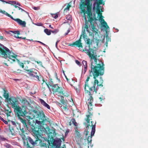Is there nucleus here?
<instances>
[{"label": "nucleus", "mask_w": 148, "mask_h": 148, "mask_svg": "<svg viewBox=\"0 0 148 148\" xmlns=\"http://www.w3.org/2000/svg\"><path fill=\"white\" fill-rule=\"evenodd\" d=\"M100 41L99 40L97 39V40H96V42H95V43L96 45L97 46H99V43L100 42Z\"/></svg>", "instance_id": "ea45409f"}, {"label": "nucleus", "mask_w": 148, "mask_h": 148, "mask_svg": "<svg viewBox=\"0 0 148 148\" xmlns=\"http://www.w3.org/2000/svg\"><path fill=\"white\" fill-rule=\"evenodd\" d=\"M40 140V142L39 143V145L41 147H44L46 146V144L44 143L43 141H42L41 140Z\"/></svg>", "instance_id": "a878e982"}, {"label": "nucleus", "mask_w": 148, "mask_h": 148, "mask_svg": "<svg viewBox=\"0 0 148 148\" xmlns=\"http://www.w3.org/2000/svg\"><path fill=\"white\" fill-rule=\"evenodd\" d=\"M82 64L84 67H87V62L86 61L83 60L82 62Z\"/></svg>", "instance_id": "7c9ffc66"}, {"label": "nucleus", "mask_w": 148, "mask_h": 148, "mask_svg": "<svg viewBox=\"0 0 148 148\" xmlns=\"http://www.w3.org/2000/svg\"><path fill=\"white\" fill-rule=\"evenodd\" d=\"M49 27H50V28H51L52 29H53V27H51V25H49Z\"/></svg>", "instance_id": "774afa93"}, {"label": "nucleus", "mask_w": 148, "mask_h": 148, "mask_svg": "<svg viewBox=\"0 0 148 148\" xmlns=\"http://www.w3.org/2000/svg\"><path fill=\"white\" fill-rule=\"evenodd\" d=\"M27 138L29 143L32 145L34 146L38 144V140L37 139L34 140L29 136L27 137Z\"/></svg>", "instance_id": "4468645a"}, {"label": "nucleus", "mask_w": 148, "mask_h": 148, "mask_svg": "<svg viewBox=\"0 0 148 148\" xmlns=\"http://www.w3.org/2000/svg\"><path fill=\"white\" fill-rule=\"evenodd\" d=\"M35 42H39V43H40V44H41L42 45H44V46H45V47H47L48 46L47 45H46L45 44H44L43 42H40V41H35Z\"/></svg>", "instance_id": "4c0bfd02"}, {"label": "nucleus", "mask_w": 148, "mask_h": 148, "mask_svg": "<svg viewBox=\"0 0 148 148\" xmlns=\"http://www.w3.org/2000/svg\"><path fill=\"white\" fill-rule=\"evenodd\" d=\"M84 15V18L86 21V23L84 27H82V34L84 39L85 42L88 44H90V39L87 38L86 37L87 36L86 33V31L88 33H89L88 29V27L95 34L97 33L98 30L97 28L95 27L93 24L92 23V21H94L95 23H96V21L98 20L96 18L95 14L94 13L92 14V16L93 18H90L88 16H87V14H86Z\"/></svg>", "instance_id": "7ed1b4c3"}, {"label": "nucleus", "mask_w": 148, "mask_h": 148, "mask_svg": "<svg viewBox=\"0 0 148 148\" xmlns=\"http://www.w3.org/2000/svg\"><path fill=\"white\" fill-rule=\"evenodd\" d=\"M18 8L19 10H21L22 11H24L26 13H28V12H26L23 9L21 8L20 7H18Z\"/></svg>", "instance_id": "de8ad7c7"}, {"label": "nucleus", "mask_w": 148, "mask_h": 148, "mask_svg": "<svg viewBox=\"0 0 148 148\" xmlns=\"http://www.w3.org/2000/svg\"><path fill=\"white\" fill-rule=\"evenodd\" d=\"M0 56L8 59L11 63H12L15 61V59L17 56L12 52L8 48L0 43Z\"/></svg>", "instance_id": "39448f33"}, {"label": "nucleus", "mask_w": 148, "mask_h": 148, "mask_svg": "<svg viewBox=\"0 0 148 148\" xmlns=\"http://www.w3.org/2000/svg\"><path fill=\"white\" fill-rule=\"evenodd\" d=\"M11 32L15 34H20V32L18 30L11 31Z\"/></svg>", "instance_id": "c85d7f7f"}, {"label": "nucleus", "mask_w": 148, "mask_h": 148, "mask_svg": "<svg viewBox=\"0 0 148 148\" xmlns=\"http://www.w3.org/2000/svg\"><path fill=\"white\" fill-rule=\"evenodd\" d=\"M51 86H52L53 88H56V90H58L59 88V87L57 84L53 85Z\"/></svg>", "instance_id": "58836bf2"}, {"label": "nucleus", "mask_w": 148, "mask_h": 148, "mask_svg": "<svg viewBox=\"0 0 148 148\" xmlns=\"http://www.w3.org/2000/svg\"><path fill=\"white\" fill-rule=\"evenodd\" d=\"M101 1L102 0H96L95 2L93 5L92 10L94 12L96 9V12L97 14V18L99 19L101 26L104 28L105 30H108L109 29V27L103 19L104 17L102 15V13L100 12V10H101V12H103L102 10L103 9V7L99 6V4H101Z\"/></svg>", "instance_id": "20e7f679"}, {"label": "nucleus", "mask_w": 148, "mask_h": 148, "mask_svg": "<svg viewBox=\"0 0 148 148\" xmlns=\"http://www.w3.org/2000/svg\"><path fill=\"white\" fill-rule=\"evenodd\" d=\"M26 73L28 74L30 77L33 78L34 79L40 81V78L39 77V74L38 71L35 69H31L29 70H27Z\"/></svg>", "instance_id": "0eeeda50"}, {"label": "nucleus", "mask_w": 148, "mask_h": 148, "mask_svg": "<svg viewBox=\"0 0 148 148\" xmlns=\"http://www.w3.org/2000/svg\"><path fill=\"white\" fill-rule=\"evenodd\" d=\"M9 1H8H8H4V2H5L6 3H9V4H10L11 2L12 3V2H10Z\"/></svg>", "instance_id": "052dcab7"}, {"label": "nucleus", "mask_w": 148, "mask_h": 148, "mask_svg": "<svg viewBox=\"0 0 148 148\" xmlns=\"http://www.w3.org/2000/svg\"><path fill=\"white\" fill-rule=\"evenodd\" d=\"M106 43L107 44L106 46H107V44H108V42L110 41V38H109L108 36H106Z\"/></svg>", "instance_id": "72a5a7b5"}, {"label": "nucleus", "mask_w": 148, "mask_h": 148, "mask_svg": "<svg viewBox=\"0 0 148 148\" xmlns=\"http://www.w3.org/2000/svg\"><path fill=\"white\" fill-rule=\"evenodd\" d=\"M81 41L80 39H79L78 40L74 42L71 45L72 47H78L82 48L83 46L81 43Z\"/></svg>", "instance_id": "ddd939ff"}, {"label": "nucleus", "mask_w": 148, "mask_h": 148, "mask_svg": "<svg viewBox=\"0 0 148 148\" xmlns=\"http://www.w3.org/2000/svg\"><path fill=\"white\" fill-rule=\"evenodd\" d=\"M70 30L69 29L67 31V32L65 34V35H66L68 34L70 32Z\"/></svg>", "instance_id": "5fc2aeb1"}, {"label": "nucleus", "mask_w": 148, "mask_h": 148, "mask_svg": "<svg viewBox=\"0 0 148 148\" xmlns=\"http://www.w3.org/2000/svg\"><path fill=\"white\" fill-rule=\"evenodd\" d=\"M4 97L7 100L8 99H9L8 95V93L6 92L4 90Z\"/></svg>", "instance_id": "cd10ccee"}, {"label": "nucleus", "mask_w": 148, "mask_h": 148, "mask_svg": "<svg viewBox=\"0 0 148 148\" xmlns=\"http://www.w3.org/2000/svg\"><path fill=\"white\" fill-rule=\"evenodd\" d=\"M22 101V102L24 103V106H27L29 104V102L25 98L23 99Z\"/></svg>", "instance_id": "4be33fe9"}, {"label": "nucleus", "mask_w": 148, "mask_h": 148, "mask_svg": "<svg viewBox=\"0 0 148 148\" xmlns=\"http://www.w3.org/2000/svg\"><path fill=\"white\" fill-rule=\"evenodd\" d=\"M71 121L72 122V123L75 126H77L78 124L76 122V121L75 119L73 118H72L71 120Z\"/></svg>", "instance_id": "393cba45"}, {"label": "nucleus", "mask_w": 148, "mask_h": 148, "mask_svg": "<svg viewBox=\"0 0 148 148\" xmlns=\"http://www.w3.org/2000/svg\"><path fill=\"white\" fill-rule=\"evenodd\" d=\"M92 114L89 113V114L86 115L87 119H85L87 123H89L90 120L91 119V118L92 117Z\"/></svg>", "instance_id": "a211bd4d"}, {"label": "nucleus", "mask_w": 148, "mask_h": 148, "mask_svg": "<svg viewBox=\"0 0 148 148\" xmlns=\"http://www.w3.org/2000/svg\"><path fill=\"white\" fill-rule=\"evenodd\" d=\"M7 101L8 103L12 106V108L18 105V100L15 97H12L9 98Z\"/></svg>", "instance_id": "1a4fd4ad"}, {"label": "nucleus", "mask_w": 148, "mask_h": 148, "mask_svg": "<svg viewBox=\"0 0 148 148\" xmlns=\"http://www.w3.org/2000/svg\"><path fill=\"white\" fill-rule=\"evenodd\" d=\"M59 42V40H57L56 43V47L57 48V44Z\"/></svg>", "instance_id": "13d9d810"}, {"label": "nucleus", "mask_w": 148, "mask_h": 148, "mask_svg": "<svg viewBox=\"0 0 148 148\" xmlns=\"http://www.w3.org/2000/svg\"><path fill=\"white\" fill-rule=\"evenodd\" d=\"M100 69L95 68V70L92 73V74H90V69L88 71V74L89 76H93L94 79V81L90 82L89 83L88 81L90 79L89 77H88L85 84V92L86 93H89V95H91V93L95 92V93H97L98 90L97 87L98 86V81L97 79V78L99 75H102L103 74L104 69L99 68Z\"/></svg>", "instance_id": "f03ea898"}, {"label": "nucleus", "mask_w": 148, "mask_h": 148, "mask_svg": "<svg viewBox=\"0 0 148 148\" xmlns=\"http://www.w3.org/2000/svg\"><path fill=\"white\" fill-rule=\"evenodd\" d=\"M60 101L63 104L66 105L67 103V100L66 99H64L63 97L62 96L61 97Z\"/></svg>", "instance_id": "412c9836"}, {"label": "nucleus", "mask_w": 148, "mask_h": 148, "mask_svg": "<svg viewBox=\"0 0 148 148\" xmlns=\"http://www.w3.org/2000/svg\"><path fill=\"white\" fill-rule=\"evenodd\" d=\"M40 102V103L43 106L47 108V109H50V106L43 99L40 98L39 99Z\"/></svg>", "instance_id": "2eb2a0df"}, {"label": "nucleus", "mask_w": 148, "mask_h": 148, "mask_svg": "<svg viewBox=\"0 0 148 148\" xmlns=\"http://www.w3.org/2000/svg\"><path fill=\"white\" fill-rule=\"evenodd\" d=\"M33 112L35 114V116L37 118H40L41 120H44L45 118V115L44 112L42 111L34 110Z\"/></svg>", "instance_id": "6e6552de"}, {"label": "nucleus", "mask_w": 148, "mask_h": 148, "mask_svg": "<svg viewBox=\"0 0 148 148\" xmlns=\"http://www.w3.org/2000/svg\"><path fill=\"white\" fill-rule=\"evenodd\" d=\"M70 130L69 129L66 130V132L65 133V136H66L68 134Z\"/></svg>", "instance_id": "37998d69"}, {"label": "nucleus", "mask_w": 148, "mask_h": 148, "mask_svg": "<svg viewBox=\"0 0 148 148\" xmlns=\"http://www.w3.org/2000/svg\"><path fill=\"white\" fill-rule=\"evenodd\" d=\"M9 1L10 2H12V3L17 5H19V6H21L20 3H18L17 2H16V1Z\"/></svg>", "instance_id": "f704fd0d"}, {"label": "nucleus", "mask_w": 148, "mask_h": 148, "mask_svg": "<svg viewBox=\"0 0 148 148\" xmlns=\"http://www.w3.org/2000/svg\"><path fill=\"white\" fill-rule=\"evenodd\" d=\"M0 38L1 39H4V38L3 36H0Z\"/></svg>", "instance_id": "338daca9"}, {"label": "nucleus", "mask_w": 148, "mask_h": 148, "mask_svg": "<svg viewBox=\"0 0 148 148\" xmlns=\"http://www.w3.org/2000/svg\"><path fill=\"white\" fill-rule=\"evenodd\" d=\"M8 16L11 18L12 19L14 20V21H16V19H14V18L10 14H9L8 15Z\"/></svg>", "instance_id": "a19ab883"}, {"label": "nucleus", "mask_w": 148, "mask_h": 148, "mask_svg": "<svg viewBox=\"0 0 148 148\" xmlns=\"http://www.w3.org/2000/svg\"><path fill=\"white\" fill-rule=\"evenodd\" d=\"M35 124H37L39 127H40L42 125V123L40 121L36 120L35 121Z\"/></svg>", "instance_id": "bb28decb"}, {"label": "nucleus", "mask_w": 148, "mask_h": 148, "mask_svg": "<svg viewBox=\"0 0 148 148\" xmlns=\"http://www.w3.org/2000/svg\"><path fill=\"white\" fill-rule=\"evenodd\" d=\"M71 7V6L69 4L68 5L66 8L64 9V10H67L69 11V8Z\"/></svg>", "instance_id": "e433bc0d"}, {"label": "nucleus", "mask_w": 148, "mask_h": 148, "mask_svg": "<svg viewBox=\"0 0 148 148\" xmlns=\"http://www.w3.org/2000/svg\"><path fill=\"white\" fill-rule=\"evenodd\" d=\"M66 18L68 21V23H71L72 20V17L71 15H67L66 16Z\"/></svg>", "instance_id": "5701e85b"}, {"label": "nucleus", "mask_w": 148, "mask_h": 148, "mask_svg": "<svg viewBox=\"0 0 148 148\" xmlns=\"http://www.w3.org/2000/svg\"><path fill=\"white\" fill-rule=\"evenodd\" d=\"M18 63L19 65L21 66V67L22 68H23L24 67V66L23 64L20 62L19 61H18Z\"/></svg>", "instance_id": "c9c22d12"}, {"label": "nucleus", "mask_w": 148, "mask_h": 148, "mask_svg": "<svg viewBox=\"0 0 148 148\" xmlns=\"http://www.w3.org/2000/svg\"><path fill=\"white\" fill-rule=\"evenodd\" d=\"M20 39H26V38L25 37L23 38L22 37H20Z\"/></svg>", "instance_id": "69168bd1"}, {"label": "nucleus", "mask_w": 148, "mask_h": 148, "mask_svg": "<svg viewBox=\"0 0 148 148\" xmlns=\"http://www.w3.org/2000/svg\"><path fill=\"white\" fill-rule=\"evenodd\" d=\"M74 130L76 134L78 136H79L80 134L79 132V127L77 126L75 127L74 128Z\"/></svg>", "instance_id": "aec40b11"}, {"label": "nucleus", "mask_w": 148, "mask_h": 148, "mask_svg": "<svg viewBox=\"0 0 148 148\" xmlns=\"http://www.w3.org/2000/svg\"><path fill=\"white\" fill-rule=\"evenodd\" d=\"M1 12L2 13L5 14V15H6V16H8V15L9 14H8V13H7V12H6L5 11H2V12Z\"/></svg>", "instance_id": "c03bdc74"}, {"label": "nucleus", "mask_w": 148, "mask_h": 148, "mask_svg": "<svg viewBox=\"0 0 148 148\" xmlns=\"http://www.w3.org/2000/svg\"><path fill=\"white\" fill-rule=\"evenodd\" d=\"M51 32L54 34H56L59 31V30L58 29H55L53 30H51Z\"/></svg>", "instance_id": "c756f323"}, {"label": "nucleus", "mask_w": 148, "mask_h": 148, "mask_svg": "<svg viewBox=\"0 0 148 148\" xmlns=\"http://www.w3.org/2000/svg\"><path fill=\"white\" fill-rule=\"evenodd\" d=\"M33 9L35 10H38L39 9L38 8L36 7H34Z\"/></svg>", "instance_id": "4d7b16f0"}, {"label": "nucleus", "mask_w": 148, "mask_h": 148, "mask_svg": "<svg viewBox=\"0 0 148 148\" xmlns=\"http://www.w3.org/2000/svg\"><path fill=\"white\" fill-rule=\"evenodd\" d=\"M11 146V145L8 144H7L5 145V146L6 147L9 148Z\"/></svg>", "instance_id": "3c124183"}, {"label": "nucleus", "mask_w": 148, "mask_h": 148, "mask_svg": "<svg viewBox=\"0 0 148 148\" xmlns=\"http://www.w3.org/2000/svg\"><path fill=\"white\" fill-rule=\"evenodd\" d=\"M23 69H24V70H25L26 71V72H25L26 73V72L27 71V70H29V69H28V67L27 66L26 67H25L24 68H23Z\"/></svg>", "instance_id": "603ef678"}, {"label": "nucleus", "mask_w": 148, "mask_h": 148, "mask_svg": "<svg viewBox=\"0 0 148 148\" xmlns=\"http://www.w3.org/2000/svg\"><path fill=\"white\" fill-rule=\"evenodd\" d=\"M5 124H8V122L7 121H5L4 120V121H3Z\"/></svg>", "instance_id": "680f3d73"}, {"label": "nucleus", "mask_w": 148, "mask_h": 148, "mask_svg": "<svg viewBox=\"0 0 148 148\" xmlns=\"http://www.w3.org/2000/svg\"><path fill=\"white\" fill-rule=\"evenodd\" d=\"M24 146H26V148H31L27 142V143H26L24 141Z\"/></svg>", "instance_id": "473e14b6"}, {"label": "nucleus", "mask_w": 148, "mask_h": 148, "mask_svg": "<svg viewBox=\"0 0 148 148\" xmlns=\"http://www.w3.org/2000/svg\"><path fill=\"white\" fill-rule=\"evenodd\" d=\"M35 135L37 137L38 139L39 138L42 137L43 136L42 132L40 130H38L37 131L35 132L34 133Z\"/></svg>", "instance_id": "f3484780"}, {"label": "nucleus", "mask_w": 148, "mask_h": 148, "mask_svg": "<svg viewBox=\"0 0 148 148\" xmlns=\"http://www.w3.org/2000/svg\"><path fill=\"white\" fill-rule=\"evenodd\" d=\"M62 140L59 138H56L54 140L53 142V145L55 148H60L61 146Z\"/></svg>", "instance_id": "9b49d317"}, {"label": "nucleus", "mask_w": 148, "mask_h": 148, "mask_svg": "<svg viewBox=\"0 0 148 148\" xmlns=\"http://www.w3.org/2000/svg\"><path fill=\"white\" fill-rule=\"evenodd\" d=\"M13 108L15 113L17 114L18 119L23 124L24 127L28 129V127L26 123L29 120L25 117V115L22 111V109L18 105L14 106Z\"/></svg>", "instance_id": "423d86ee"}, {"label": "nucleus", "mask_w": 148, "mask_h": 148, "mask_svg": "<svg viewBox=\"0 0 148 148\" xmlns=\"http://www.w3.org/2000/svg\"><path fill=\"white\" fill-rule=\"evenodd\" d=\"M96 122H95L94 125H93L92 124V127L91 132V136H89L88 137L87 140L88 143V144L90 143L91 144L92 143V137L94 136L95 132V126H96ZM89 145V144H88Z\"/></svg>", "instance_id": "9d476101"}, {"label": "nucleus", "mask_w": 148, "mask_h": 148, "mask_svg": "<svg viewBox=\"0 0 148 148\" xmlns=\"http://www.w3.org/2000/svg\"><path fill=\"white\" fill-rule=\"evenodd\" d=\"M5 140H7L3 136L0 135V141H4Z\"/></svg>", "instance_id": "2f4dec72"}, {"label": "nucleus", "mask_w": 148, "mask_h": 148, "mask_svg": "<svg viewBox=\"0 0 148 148\" xmlns=\"http://www.w3.org/2000/svg\"><path fill=\"white\" fill-rule=\"evenodd\" d=\"M68 97L69 99L68 98H67V99H69L70 102L73 101V99L72 97H71V96Z\"/></svg>", "instance_id": "79ce46f5"}, {"label": "nucleus", "mask_w": 148, "mask_h": 148, "mask_svg": "<svg viewBox=\"0 0 148 148\" xmlns=\"http://www.w3.org/2000/svg\"><path fill=\"white\" fill-rule=\"evenodd\" d=\"M57 105H58L60 107H62V105L60 103H57Z\"/></svg>", "instance_id": "6e6d98bb"}, {"label": "nucleus", "mask_w": 148, "mask_h": 148, "mask_svg": "<svg viewBox=\"0 0 148 148\" xmlns=\"http://www.w3.org/2000/svg\"><path fill=\"white\" fill-rule=\"evenodd\" d=\"M11 124H12V125H13L16 126V123L14 121H11Z\"/></svg>", "instance_id": "49530a36"}, {"label": "nucleus", "mask_w": 148, "mask_h": 148, "mask_svg": "<svg viewBox=\"0 0 148 148\" xmlns=\"http://www.w3.org/2000/svg\"><path fill=\"white\" fill-rule=\"evenodd\" d=\"M0 119L2 121H4V120L0 116Z\"/></svg>", "instance_id": "e2e57ef3"}, {"label": "nucleus", "mask_w": 148, "mask_h": 148, "mask_svg": "<svg viewBox=\"0 0 148 148\" xmlns=\"http://www.w3.org/2000/svg\"><path fill=\"white\" fill-rule=\"evenodd\" d=\"M58 17V15L57 14L55 15V16L54 17V18L56 19Z\"/></svg>", "instance_id": "bf43d9fd"}, {"label": "nucleus", "mask_w": 148, "mask_h": 148, "mask_svg": "<svg viewBox=\"0 0 148 148\" xmlns=\"http://www.w3.org/2000/svg\"><path fill=\"white\" fill-rule=\"evenodd\" d=\"M94 92L91 93V95H89V93H87L90 96L89 98L87 101L88 106V109L90 108L91 109L92 108V102L93 101V98L92 95L94 94Z\"/></svg>", "instance_id": "f8f14e48"}, {"label": "nucleus", "mask_w": 148, "mask_h": 148, "mask_svg": "<svg viewBox=\"0 0 148 148\" xmlns=\"http://www.w3.org/2000/svg\"><path fill=\"white\" fill-rule=\"evenodd\" d=\"M4 112L8 116H11V114L12 112V111L10 108L8 109H5L4 110Z\"/></svg>", "instance_id": "6ab92c4d"}, {"label": "nucleus", "mask_w": 148, "mask_h": 148, "mask_svg": "<svg viewBox=\"0 0 148 148\" xmlns=\"http://www.w3.org/2000/svg\"><path fill=\"white\" fill-rule=\"evenodd\" d=\"M35 25L38 26H41L42 25V24L41 23H36Z\"/></svg>", "instance_id": "8fccbe9b"}, {"label": "nucleus", "mask_w": 148, "mask_h": 148, "mask_svg": "<svg viewBox=\"0 0 148 148\" xmlns=\"http://www.w3.org/2000/svg\"><path fill=\"white\" fill-rule=\"evenodd\" d=\"M84 49L82 50L80 49H79L85 53L88 56L90 59V72L91 74H92V73L95 70V68L104 69L103 62L97 59V54L95 47H91L90 45H89L88 46H86Z\"/></svg>", "instance_id": "f257e3e1"}, {"label": "nucleus", "mask_w": 148, "mask_h": 148, "mask_svg": "<svg viewBox=\"0 0 148 148\" xmlns=\"http://www.w3.org/2000/svg\"><path fill=\"white\" fill-rule=\"evenodd\" d=\"M75 62L79 66L81 64L80 62L78 60H76Z\"/></svg>", "instance_id": "a18cd8bd"}, {"label": "nucleus", "mask_w": 148, "mask_h": 148, "mask_svg": "<svg viewBox=\"0 0 148 148\" xmlns=\"http://www.w3.org/2000/svg\"><path fill=\"white\" fill-rule=\"evenodd\" d=\"M51 30H49L47 29H44V32L48 35H50L51 34Z\"/></svg>", "instance_id": "b1692460"}, {"label": "nucleus", "mask_w": 148, "mask_h": 148, "mask_svg": "<svg viewBox=\"0 0 148 148\" xmlns=\"http://www.w3.org/2000/svg\"><path fill=\"white\" fill-rule=\"evenodd\" d=\"M87 70V67H84V74H85Z\"/></svg>", "instance_id": "09e8293b"}, {"label": "nucleus", "mask_w": 148, "mask_h": 148, "mask_svg": "<svg viewBox=\"0 0 148 148\" xmlns=\"http://www.w3.org/2000/svg\"><path fill=\"white\" fill-rule=\"evenodd\" d=\"M99 99L100 100V101H101L102 100H103V99L102 97H100L99 98Z\"/></svg>", "instance_id": "0e129e2a"}, {"label": "nucleus", "mask_w": 148, "mask_h": 148, "mask_svg": "<svg viewBox=\"0 0 148 148\" xmlns=\"http://www.w3.org/2000/svg\"><path fill=\"white\" fill-rule=\"evenodd\" d=\"M37 63L40 66H42V63L40 61H37Z\"/></svg>", "instance_id": "864d4df0"}, {"label": "nucleus", "mask_w": 148, "mask_h": 148, "mask_svg": "<svg viewBox=\"0 0 148 148\" xmlns=\"http://www.w3.org/2000/svg\"><path fill=\"white\" fill-rule=\"evenodd\" d=\"M16 21L20 25L23 27L26 26V22L25 21H23L19 18H17Z\"/></svg>", "instance_id": "dca6fc26"}]
</instances>
